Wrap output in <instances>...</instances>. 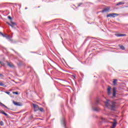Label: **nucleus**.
<instances>
[{
    "label": "nucleus",
    "mask_w": 128,
    "mask_h": 128,
    "mask_svg": "<svg viewBox=\"0 0 128 128\" xmlns=\"http://www.w3.org/2000/svg\"><path fill=\"white\" fill-rule=\"evenodd\" d=\"M116 102L110 101V100H107L106 102V106L108 108L112 110H114V108H116Z\"/></svg>",
    "instance_id": "1"
},
{
    "label": "nucleus",
    "mask_w": 128,
    "mask_h": 128,
    "mask_svg": "<svg viewBox=\"0 0 128 128\" xmlns=\"http://www.w3.org/2000/svg\"><path fill=\"white\" fill-rule=\"evenodd\" d=\"M118 16V14H116V13H112L106 16L107 18H111V16H112L113 18H114L115 16Z\"/></svg>",
    "instance_id": "2"
},
{
    "label": "nucleus",
    "mask_w": 128,
    "mask_h": 128,
    "mask_svg": "<svg viewBox=\"0 0 128 128\" xmlns=\"http://www.w3.org/2000/svg\"><path fill=\"white\" fill-rule=\"evenodd\" d=\"M10 24H12L10 26H12V28L16 29V28H18V25L16 24V23L13 22H10Z\"/></svg>",
    "instance_id": "3"
},
{
    "label": "nucleus",
    "mask_w": 128,
    "mask_h": 128,
    "mask_svg": "<svg viewBox=\"0 0 128 128\" xmlns=\"http://www.w3.org/2000/svg\"><path fill=\"white\" fill-rule=\"evenodd\" d=\"M110 7L104 8L103 10L101 11V12H110Z\"/></svg>",
    "instance_id": "4"
},
{
    "label": "nucleus",
    "mask_w": 128,
    "mask_h": 128,
    "mask_svg": "<svg viewBox=\"0 0 128 128\" xmlns=\"http://www.w3.org/2000/svg\"><path fill=\"white\" fill-rule=\"evenodd\" d=\"M12 102L14 106H22V104L20 102H16L15 101H12Z\"/></svg>",
    "instance_id": "5"
},
{
    "label": "nucleus",
    "mask_w": 128,
    "mask_h": 128,
    "mask_svg": "<svg viewBox=\"0 0 128 128\" xmlns=\"http://www.w3.org/2000/svg\"><path fill=\"white\" fill-rule=\"evenodd\" d=\"M33 108H34V112H38V110H40V108L38 107V106L36 104H34Z\"/></svg>",
    "instance_id": "6"
},
{
    "label": "nucleus",
    "mask_w": 128,
    "mask_h": 128,
    "mask_svg": "<svg viewBox=\"0 0 128 128\" xmlns=\"http://www.w3.org/2000/svg\"><path fill=\"white\" fill-rule=\"evenodd\" d=\"M0 36H2L4 38H10V36L7 34H4L2 32H0Z\"/></svg>",
    "instance_id": "7"
},
{
    "label": "nucleus",
    "mask_w": 128,
    "mask_h": 128,
    "mask_svg": "<svg viewBox=\"0 0 128 128\" xmlns=\"http://www.w3.org/2000/svg\"><path fill=\"white\" fill-rule=\"evenodd\" d=\"M116 87L113 88V98H116Z\"/></svg>",
    "instance_id": "8"
},
{
    "label": "nucleus",
    "mask_w": 128,
    "mask_h": 128,
    "mask_svg": "<svg viewBox=\"0 0 128 128\" xmlns=\"http://www.w3.org/2000/svg\"><path fill=\"white\" fill-rule=\"evenodd\" d=\"M7 64L10 68H14V64L10 62H8Z\"/></svg>",
    "instance_id": "9"
},
{
    "label": "nucleus",
    "mask_w": 128,
    "mask_h": 128,
    "mask_svg": "<svg viewBox=\"0 0 128 128\" xmlns=\"http://www.w3.org/2000/svg\"><path fill=\"white\" fill-rule=\"evenodd\" d=\"M110 90H112V88L110 86H108V94L110 96V94H112V91H110Z\"/></svg>",
    "instance_id": "10"
},
{
    "label": "nucleus",
    "mask_w": 128,
    "mask_h": 128,
    "mask_svg": "<svg viewBox=\"0 0 128 128\" xmlns=\"http://www.w3.org/2000/svg\"><path fill=\"white\" fill-rule=\"evenodd\" d=\"M116 36H126V34H116Z\"/></svg>",
    "instance_id": "11"
},
{
    "label": "nucleus",
    "mask_w": 128,
    "mask_h": 128,
    "mask_svg": "<svg viewBox=\"0 0 128 128\" xmlns=\"http://www.w3.org/2000/svg\"><path fill=\"white\" fill-rule=\"evenodd\" d=\"M114 122H114L112 124V128H114L115 126H116V124H118V122L116 121V120H114Z\"/></svg>",
    "instance_id": "12"
},
{
    "label": "nucleus",
    "mask_w": 128,
    "mask_h": 128,
    "mask_svg": "<svg viewBox=\"0 0 128 128\" xmlns=\"http://www.w3.org/2000/svg\"><path fill=\"white\" fill-rule=\"evenodd\" d=\"M112 82H113L114 85L116 86L118 82V80H116V79L113 80Z\"/></svg>",
    "instance_id": "13"
},
{
    "label": "nucleus",
    "mask_w": 128,
    "mask_h": 128,
    "mask_svg": "<svg viewBox=\"0 0 128 128\" xmlns=\"http://www.w3.org/2000/svg\"><path fill=\"white\" fill-rule=\"evenodd\" d=\"M0 112L1 114H3L5 115L6 116H8V114L6 113L4 110H0Z\"/></svg>",
    "instance_id": "14"
},
{
    "label": "nucleus",
    "mask_w": 128,
    "mask_h": 128,
    "mask_svg": "<svg viewBox=\"0 0 128 128\" xmlns=\"http://www.w3.org/2000/svg\"><path fill=\"white\" fill-rule=\"evenodd\" d=\"M62 123L64 126V128H66V121L64 120V118H63L62 120Z\"/></svg>",
    "instance_id": "15"
},
{
    "label": "nucleus",
    "mask_w": 128,
    "mask_h": 128,
    "mask_svg": "<svg viewBox=\"0 0 128 128\" xmlns=\"http://www.w3.org/2000/svg\"><path fill=\"white\" fill-rule=\"evenodd\" d=\"M122 4H124V2H120L116 4V6H120Z\"/></svg>",
    "instance_id": "16"
},
{
    "label": "nucleus",
    "mask_w": 128,
    "mask_h": 128,
    "mask_svg": "<svg viewBox=\"0 0 128 128\" xmlns=\"http://www.w3.org/2000/svg\"><path fill=\"white\" fill-rule=\"evenodd\" d=\"M0 86H3L4 88H6V84H4L2 83V82H0Z\"/></svg>",
    "instance_id": "17"
},
{
    "label": "nucleus",
    "mask_w": 128,
    "mask_h": 128,
    "mask_svg": "<svg viewBox=\"0 0 128 128\" xmlns=\"http://www.w3.org/2000/svg\"><path fill=\"white\" fill-rule=\"evenodd\" d=\"M38 110L42 112H44V109L42 108H39Z\"/></svg>",
    "instance_id": "18"
},
{
    "label": "nucleus",
    "mask_w": 128,
    "mask_h": 128,
    "mask_svg": "<svg viewBox=\"0 0 128 128\" xmlns=\"http://www.w3.org/2000/svg\"><path fill=\"white\" fill-rule=\"evenodd\" d=\"M100 119L102 120V122H106V118L102 117Z\"/></svg>",
    "instance_id": "19"
},
{
    "label": "nucleus",
    "mask_w": 128,
    "mask_h": 128,
    "mask_svg": "<svg viewBox=\"0 0 128 128\" xmlns=\"http://www.w3.org/2000/svg\"><path fill=\"white\" fill-rule=\"evenodd\" d=\"M94 110H95V112H98L100 110V108H94Z\"/></svg>",
    "instance_id": "20"
},
{
    "label": "nucleus",
    "mask_w": 128,
    "mask_h": 128,
    "mask_svg": "<svg viewBox=\"0 0 128 128\" xmlns=\"http://www.w3.org/2000/svg\"><path fill=\"white\" fill-rule=\"evenodd\" d=\"M120 48H121V50H124V46L122 45L120 46Z\"/></svg>",
    "instance_id": "21"
},
{
    "label": "nucleus",
    "mask_w": 128,
    "mask_h": 128,
    "mask_svg": "<svg viewBox=\"0 0 128 128\" xmlns=\"http://www.w3.org/2000/svg\"><path fill=\"white\" fill-rule=\"evenodd\" d=\"M12 94H18V92H12Z\"/></svg>",
    "instance_id": "22"
},
{
    "label": "nucleus",
    "mask_w": 128,
    "mask_h": 128,
    "mask_svg": "<svg viewBox=\"0 0 128 128\" xmlns=\"http://www.w3.org/2000/svg\"><path fill=\"white\" fill-rule=\"evenodd\" d=\"M0 126H4V122L1 121V122H0Z\"/></svg>",
    "instance_id": "23"
},
{
    "label": "nucleus",
    "mask_w": 128,
    "mask_h": 128,
    "mask_svg": "<svg viewBox=\"0 0 128 128\" xmlns=\"http://www.w3.org/2000/svg\"><path fill=\"white\" fill-rule=\"evenodd\" d=\"M2 106H4V108H8V107L4 105V104H2Z\"/></svg>",
    "instance_id": "24"
},
{
    "label": "nucleus",
    "mask_w": 128,
    "mask_h": 128,
    "mask_svg": "<svg viewBox=\"0 0 128 128\" xmlns=\"http://www.w3.org/2000/svg\"><path fill=\"white\" fill-rule=\"evenodd\" d=\"M2 106H4V108H8V107L4 105V104H2Z\"/></svg>",
    "instance_id": "25"
},
{
    "label": "nucleus",
    "mask_w": 128,
    "mask_h": 128,
    "mask_svg": "<svg viewBox=\"0 0 128 128\" xmlns=\"http://www.w3.org/2000/svg\"><path fill=\"white\" fill-rule=\"evenodd\" d=\"M8 18L10 20H12V17L10 16H8Z\"/></svg>",
    "instance_id": "26"
},
{
    "label": "nucleus",
    "mask_w": 128,
    "mask_h": 128,
    "mask_svg": "<svg viewBox=\"0 0 128 128\" xmlns=\"http://www.w3.org/2000/svg\"><path fill=\"white\" fill-rule=\"evenodd\" d=\"M6 94H10V92H6Z\"/></svg>",
    "instance_id": "27"
},
{
    "label": "nucleus",
    "mask_w": 128,
    "mask_h": 128,
    "mask_svg": "<svg viewBox=\"0 0 128 128\" xmlns=\"http://www.w3.org/2000/svg\"><path fill=\"white\" fill-rule=\"evenodd\" d=\"M8 24V26H12V23H10V22H7Z\"/></svg>",
    "instance_id": "28"
},
{
    "label": "nucleus",
    "mask_w": 128,
    "mask_h": 128,
    "mask_svg": "<svg viewBox=\"0 0 128 128\" xmlns=\"http://www.w3.org/2000/svg\"><path fill=\"white\" fill-rule=\"evenodd\" d=\"M0 76L1 78H4V75H3L2 74H0Z\"/></svg>",
    "instance_id": "29"
},
{
    "label": "nucleus",
    "mask_w": 128,
    "mask_h": 128,
    "mask_svg": "<svg viewBox=\"0 0 128 128\" xmlns=\"http://www.w3.org/2000/svg\"><path fill=\"white\" fill-rule=\"evenodd\" d=\"M73 78H76V76H74V75H72Z\"/></svg>",
    "instance_id": "30"
},
{
    "label": "nucleus",
    "mask_w": 128,
    "mask_h": 128,
    "mask_svg": "<svg viewBox=\"0 0 128 128\" xmlns=\"http://www.w3.org/2000/svg\"><path fill=\"white\" fill-rule=\"evenodd\" d=\"M0 104H2V102H0Z\"/></svg>",
    "instance_id": "31"
},
{
    "label": "nucleus",
    "mask_w": 128,
    "mask_h": 128,
    "mask_svg": "<svg viewBox=\"0 0 128 128\" xmlns=\"http://www.w3.org/2000/svg\"><path fill=\"white\" fill-rule=\"evenodd\" d=\"M125 8H128V6H125Z\"/></svg>",
    "instance_id": "32"
},
{
    "label": "nucleus",
    "mask_w": 128,
    "mask_h": 128,
    "mask_svg": "<svg viewBox=\"0 0 128 128\" xmlns=\"http://www.w3.org/2000/svg\"><path fill=\"white\" fill-rule=\"evenodd\" d=\"M27 9H28V8H25V10H27Z\"/></svg>",
    "instance_id": "33"
},
{
    "label": "nucleus",
    "mask_w": 128,
    "mask_h": 128,
    "mask_svg": "<svg viewBox=\"0 0 128 128\" xmlns=\"http://www.w3.org/2000/svg\"><path fill=\"white\" fill-rule=\"evenodd\" d=\"M0 64H2V62L0 61Z\"/></svg>",
    "instance_id": "34"
}]
</instances>
